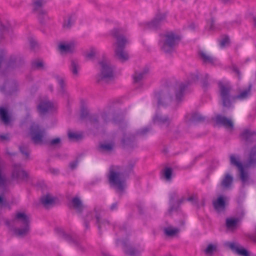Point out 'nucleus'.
I'll list each match as a JSON object with an SVG mask.
<instances>
[{
    "instance_id": "1",
    "label": "nucleus",
    "mask_w": 256,
    "mask_h": 256,
    "mask_svg": "<svg viewBox=\"0 0 256 256\" xmlns=\"http://www.w3.org/2000/svg\"><path fill=\"white\" fill-rule=\"evenodd\" d=\"M218 94L224 107L230 108L232 103L236 100H243L248 98L250 94L252 84H248V88L242 91L238 95L232 96L231 91L232 87L230 82L219 81L218 82Z\"/></svg>"
},
{
    "instance_id": "2",
    "label": "nucleus",
    "mask_w": 256,
    "mask_h": 256,
    "mask_svg": "<svg viewBox=\"0 0 256 256\" xmlns=\"http://www.w3.org/2000/svg\"><path fill=\"white\" fill-rule=\"evenodd\" d=\"M134 166V163L130 162L120 172H115L114 170V166H111L108 175L110 184L119 191H124L126 186L125 179L128 178L130 174L133 172Z\"/></svg>"
},
{
    "instance_id": "3",
    "label": "nucleus",
    "mask_w": 256,
    "mask_h": 256,
    "mask_svg": "<svg viewBox=\"0 0 256 256\" xmlns=\"http://www.w3.org/2000/svg\"><path fill=\"white\" fill-rule=\"evenodd\" d=\"M230 164L238 168L240 180L244 184L246 183L248 180L249 176L248 172L245 170V168L256 165V146L251 148L248 158L244 164L234 154L230 156Z\"/></svg>"
},
{
    "instance_id": "4",
    "label": "nucleus",
    "mask_w": 256,
    "mask_h": 256,
    "mask_svg": "<svg viewBox=\"0 0 256 256\" xmlns=\"http://www.w3.org/2000/svg\"><path fill=\"white\" fill-rule=\"evenodd\" d=\"M111 34L116 40L114 56L122 62L127 61L129 58V56L125 50V48L128 41L126 36L124 30L122 28H114L111 30Z\"/></svg>"
},
{
    "instance_id": "5",
    "label": "nucleus",
    "mask_w": 256,
    "mask_h": 256,
    "mask_svg": "<svg viewBox=\"0 0 256 256\" xmlns=\"http://www.w3.org/2000/svg\"><path fill=\"white\" fill-rule=\"evenodd\" d=\"M178 198L177 193L173 192L170 194L169 200V208L168 212L170 215H171L173 212H176L177 218L175 220L176 223L180 227H184L186 224V216L182 210L180 205L185 200L186 198L182 197L176 202H174L175 198Z\"/></svg>"
},
{
    "instance_id": "6",
    "label": "nucleus",
    "mask_w": 256,
    "mask_h": 256,
    "mask_svg": "<svg viewBox=\"0 0 256 256\" xmlns=\"http://www.w3.org/2000/svg\"><path fill=\"white\" fill-rule=\"evenodd\" d=\"M101 68L100 73L96 77V82L100 84L110 83L114 79V70L110 63L106 60L98 62Z\"/></svg>"
},
{
    "instance_id": "7",
    "label": "nucleus",
    "mask_w": 256,
    "mask_h": 256,
    "mask_svg": "<svg viewBox=\"0 0 256 256\" xmlns=\"http://www.w3.org/2000/svg\"><path fill=\"white\" fill-rule=\"evenodd\" d=\"M164 40L162 42V50L166 54H171L180 42L182 38L172 32H166L164 35Z\"/></svg>"
},
{
    "instance_id": "8",
    "label": "nucleus",
    "mask_w": 256,
    "mask_h": 256,
    "mask_svg": "<svg viewBox=\"0 0 256 256\" xmlns=\"http://www.w3.org/2000/svg\"><path fill=\"white\" fill-rule=\"evenodd\" d=\"M167 13L158 12L150 22L141 24L144 29L158 30L161 28L162 24L166 22Z\"/></svg>"
},
{
    "instance_id": "9",
    "label": "nucleus",
    "mask_w": 256,
    "mask_h": 256,
    "mask_svg": "<svg viewBox=\"0 0 256 256\" xmlns=\"http://www.w3.org/2000/svg\"><path fill=\"white\" fill-rule=\"evenodd\" d=\"M56 231L58 236L70 244H74L82 251L84 250V248L81 246V240L79 236L74 232H66L60 228H56Z\"/></svg>"
},
{
    "instance_id": "10",
    "label": "nucleus",
    "mask_w": 256,
    "mask_h": 256,
    "mask_svg": "<svg viewBox=\"0 0 256 256\" xmlns=\"http://www.w3.org/2000/svg\"><path fill=\"white\" fill-rule=\"evenodd\" d=\"M16 221L20 222L23 225L22 228H17L14 230V234L19 236H26L30 230V221L28 216L24 212H18L15 216Z\"/></svg>"
},
{
    "instance_id": "11",
    "label": "nucleus",
    "mask_w": 256,
    "mask_h": 256,
    "mask_svg": "<svg viewBox=\"0 0 256 256\" xmlns=\"http://www.w3.org/2000/svg\"><path fill=\"white\" fill-rule=\"evenodd\" d=\"M12 179L17 182L27 181L29 178L28 173L24 170L20 163H14L12 165Z\"/></svg>"
},
{
    "instance_id": "12",
    "label": "nucleus",
    "mask_w": 256,
    "mask_h": 256,
    "mask_svg": "<svg viewBox=\"0 0 256 256\" xmlns=\"http://www.w3.org/2000/svg\"><path fill=\"white\" fill-rule=\"evenodd\" d=\"M154 98L157 100L158 107H166L168 106L172 100V95L167 88L155 92Z\"/></svg>"
},
{
    "instance_id": "13",
    "label": "nucleus",
    "mask_w": 256,
    "mask_h": 256,
    "mask_svg": "<svg viewBox=\"0 0 256 256\" xmlns=\"http://www.w3.org/2000/svg\"><path fill=\"white\" fill-rule=\"evenodd\" d=\"M30 134L34 144H42L46 134V130L38 124H32L30 128Z\"/></svg>"
},
{
    "instance_id": "14",
    "label": "nucleus",
    "mask_w": 256,
    "mask_h": 256,
    "mask_svg": "<svg viewBox=\"0 0 256 256\" xmlns=\"http://www.w3.org/2000/svg\"><path fill=\"white\" fill-rule=\"evenodd\" d=\"M136 136L135 134L124 133L121 140L122 147L128 150H133L136 148L138 145L136 141Z\"/></svg>"
},
{
    "instance_id": "15",
    "label": "nucleus",
    "mask_w": 256,
    "mask_h": 256,
    "mask_svg": "<svg viewBox=\"0 0 256 256\" xmlns=\"http://www.w3.org/2000/svg\"><path fill=\"white\" fill-rule=\"evenodd\" d=\"M124 251L129 256H140L144 251V248L140 246H133L129 244V240L126 238L122 241Z\"/></svg>"
},
{
    "instance_id": "16",
    "label": "nucleus",
    "mask_w": 256,
    "mask_h": 256,
    "mask_svg": "<svg viewBox=\"0 0 256 256\" xmlns=\"http://www.w3.org/2000/svg\"><path fill=\"white\" fill-rule=\"evenodd\" d=\"M240 139L247 144L256 142V132L250 128H244L240 134Z\"/></svg>"
},
{
    "instance_id": "17",
    "label": "nucleus",
    "mask_w": 256,
    "mask_h": 256,
    "mask_svg": "<svg viewBox=\"0 0 256 256\" xmlns=\"http://www.w3.org/2000/svg\"><path fill=\"white\" fill-rule=\"evenodd\" d=\"M206 120V117L198 112L187 114L184 116L185 122L188 124L202 123Z\"/></svg>"
},
{
    "instance_id": "18",
    "label": "nucleus",
    "mask_w": 256,
    "mask_h": 256,
    "mask_svg": "<svg viewBox=\"0 0 256 256\" xmlns=\"http://www.w3.org/2000/svg\"><path fill=\"white\" fill-rule=\"evenodd\" d=\"M226 246L228 247L234 253L240 256H250V253L248 250L241 246L238 244L234 242H227Z\"/></svg>"
},
{
    "instance_id": "19",
    "label": "nucleus",
    "mask_w": 256,
    "mask_h": 256,
    "mask_svg": "<svg viewBox=\"0 0 256 256\" xmlns=\"http://www.w3.org/2000/svg\"><path fill=\"white\" fill-rule=\"evenodd\" d=\"M0 120L5 126H8L11 122L12 116L8 108L0 107Z\"/></svg>"
},
{
    "instance_id": "20",
    "label": "nucleus",
    "mask_w": 256,
    "mask_h": 256,
    "mask_svg": "<svg viewBox=\"0 0 256 256\" xmlns=\"http://www.w3.org/2000/svg\"><path fill=\"white\" fill-rule=\"evenodd\" d=\"M54 109V104L49 100L41 101L38 106V110L40 114H44Z\"/></svg>"
},
{
    "instance_id": "21",
    "label": "nucleus",
    "mask_w": 256,
    "mask_h": 256,
    "mask_svg": "<svg viewBox=\"0 0 256 256\" xmlns=\"http://www.w3.org/2000/svg\"><path fill=\"white\" fill-rule=\"evenodd\" d=\"M216 122L218 124L222 125L226 128H229L230 130L234 129V125L232 120L224 116H222L220 114L216 116Z\"/></svg>"
},
{
    "instance_id": "22",
    "label": "nucleus",
    "mask_w": 256,
    "mask_h": 256,
    "mask_svg": "<svg viewBox=\"0 0 256 256\" xmlns=\"http://www.w3.org/2000/svg\"><path fill=\"white\" fill-rule=\"evenodd\" d=\"M189 86L190 82H182L179 85L178 88L176 90V100L178 103L180 102L182 100L184 92Z\"/></svg>"
},
{
    "instance_id": "23",
    "label": "nucleus",
    "mask_w": 256,
    "mask_h": 256,
    "mask_svg": "<svg viewBox=\"0 0 256 256\" xmlns=\"http://www.w3.org/2000/svg\"><path fill=\"white\" fill-rule=\"evenodd\" d=\"M94 211L95 212L96 215V224L98 226V228L99 230V234L100 235L102 234V228L103 226H105L106 225H109L110 222L106 219L102 220L100 216V214L99 211L96 208H94Z\"/></svg>"
},
{
    "instance_id": "24",
    "label": "nucleus",
    "mask_w": 256,
    "mask_h": 256,
    "mask_svg": "<svg viewBox=\"0 0 256 256\" xmlns=\"http://www.w3.org/2000/svg\"><path fill=\"white\" fill-rule=\"evenodd\" d=\"M214 209L218 212L224 211L226 208V198L222 196L218 197L216 200L213 202Z\"/></svg>"
},
{
    "instance_id": "25",
    "label": "nucleus",
    "mask_w": 256,
    "mask_h": 256,
    "mask_svg": "<svg viewBox=\"0 0 256 256\" xmlns=\"http://www.w3.org/2000/svg\"><path fill=\"white\" fill-rule=\"evenodd\" d=\"M12 32V28L10 24L6 22L4 23L0 21V43L4 38V34H8Z\"/></svg>"
},
{
    "instance_id": "26",
    "label": "nucleus",
    "mask_w": 256,
    "mask_h": 256,
    "mask_svg": "<svg viewBox=\"0 0 256 256\" xmlns=\"http://www.w3.org/2000/svg\"><path fill=\"white\" fill-rule=\"evenodd\" d=\"M24 62L23 60L19 57L14 56H12L10 57L7 63V67L14 68L19 67Z\"/></svg>"
},
{
    "instance_id": "27",
    "label": "nucleus",
    "mask_w": 256,
    "mask_h": 256,
    "mask_svg": "<svg viewBox=\"0 0 256 256\" xmlns=\"http://www.w3.org/2000/svg\"><path fill=\"white\" fill-rule=\"evenodd\" d=\"M33 12L36 14L39 22L42 25L45 24L47 20H49L48 12L44 8L34 10Z\"/></svg>"
},
{
    "instance_id": "28",
    "label": "nucleus",
    "mask_w": 256,
    "mask_h": 256,
    "mask_svg": "<svg viewBox=\"0 0 256 256\" xmlns=\"http://www.w3.org/2000/svg\"><path fill=\"white\" fill-rule=\"evenodd\" d=\"M154 122L160 125L165 124L168 126L171 120L168 116H162L160 114H156L153 118Z\"/></svg>"
},
{
    "instance_id": "29",
    "label": "nucleus",
    "mask_w": 256,
    "mask_h": 256,
    "mask_svg": "<svg viewBox=\"0 0 256 256\" xmlns=\"http://www.w3.org/2000/svg\"><path fill=\"white\" fill-rule=\"evenodd\" d=\"M76 43L74 41H71L67 44L60 43L59 46V48L62 52L72 53L76 48Z\"/></svg>"
},
{
    "instance_id": "30",
    "label": "nucleus",
    "mask_w": 256,
    "mask_h": 256,
    "mask_svg": "<svg viewBox=\"0 0 256 256\" xmlns=\"http://www.w3.org/2000/svg\"><path fill=\"white\" fill-rule=\"evenodd\" d=\"M72 207L76 210L79 214H82L84 208V206L82 204V200L78 196L73 198L71 200Z\"/></svg>"
},
{
    "instance_id": "31",
    "label": "nucleus",
    "mask_w": 256,
    "mask_h": 256,
    "mask_svg": "<svg viewBox=\"0 0 256 256\" xmlns=\"http://www.w3.org/2000/svg\"><path fill=\"white\" fill-rule=\"evenodd\" d=\"M148 72L149 68L148 67H144L140 72H136L133 75L134 82H140Z\"/></svg>"
},
{
    "instance_id": "32",
    "label": "nucleus",
    "mask_w": 256,
    "mask_h": 256,
    "mask_svg": "<svg viewBox=\"0 0 256 256\" xmlns=\"http://www.w3.org/2000/svg\"><path fill=\"white\" fill-rule=\"evenodd\" d=\"M233 178L230 174H227L221 182L220 185L224 188H228L230 186L232 183Z\"/></svg>"
},
{
    "instance_id": "33",
    "label": "nucleus",
    "mask_w": 256,
    "mask_h": 256,
    "mask_svg": "<svg viewBox=\"0 0 256 256\" xmlns=\"http://www.w3.org/2000/svg\"><path fill=\"white\" fill-rule=\"evenodd\" d=\"M114 147V144L112 143L100 144L98 149L102 152H110L113 150Z\"/></svg>"
},
{
    "instance_id": "34",
    "label": "nucleus",
    "mask_w": 256,
    "mask_h": 256,
    "mask_svg": "<svg viewBox=\"0 0 256 256\" xmlns=\"http://www.w3.org/2000/svg\"><path fill=\"white\" fill-rule=\"evenodd\" d=\"M70 70L74 76H78V70L80 69L78 62L76 60H72L70 62Z\"/></svg>"
},
{
    "instance_id": "35",
    "label": "nucleus",
    "mask_w": 256,
    "mask_h": 256,
    "mask_svg": "<svg viewBox=\"0 0 256 256\" xmlns=\"http://www.w3.org/2000/svg\"><path fill=\"white\" fill-rule=\"evenodd\" d=\"M199 55L205 63L213 64L216 61V58L206 55L204 52H200Z\"/></svg>"
},
{
    "instance_id": "36",
    "label": "nucleus",
    "mask_w": 256,
    "mask_h": 256,
    "mask_svg": "<svg viewBox=\"0 0 256 256\" xmlns=\"http://www.w3.org/2000/svg\"><path fill=\"white\" fill-rule=\"evenodd\" d=\"M40 202L44 206H46L54 204V199L50 197L49 194H46L41 198Z\"/></svg>"
},
{
    "instance_id": "37",
    "label": "nucleus",
    "mask_w": 256,
    "mask_h": 256,
    "mask_svg": "<svg viewBox=\"0 0 256 256\" xmlns=\"http://www.w3.org/2000/svg\"><path fill=\"white\" fill-rule=\"evenodd\" d=\"M94 219V214L92 212H88L83 217L84 223L86 230L90 228V222Z\"/></svg>"
},
{
    "instance_id": "38",
    "label": "nucleus",
    "mask_w": 256,
    "mask_h": 256,
    "mask_svg": "<svg viewBox=\"0 0 256 256\" xmlns=\"http://www.w3.org/2000/svg\"><path fill=\"white\" fill-rule=\"evenodd\" d=\"M112 121L116 124L120 125L123 124H126L124 122V116L122 114H114Z\"/></svg>"
},
{
    "instance_id": "39",
    "label": "nucleus",
    "mask_w": 256,
    "mask_h": 256,
    "mask_svg": "<svg viewBox=\"0 0 256 256\" xmlns=\"http://www.w3.org/2000/svg\"><path fill=\"white\" fill-rule=\"evenodd\" d=\"M32 69L33 70H42L44 68L43 62L40 60H34L32 62Z\"/></svg>"
},
{
    "instance_id": "40",
    "label": "nucleus",
    "mask_w": 256,
    "mask_h": 256,
    "mask_svg": "<svg viewBox=\"0 0 256 256\" xmlns=\"http://www.w3.org/2000/svg\"><path fill=\"white\" fill-rule=\"evenodd\" d=\"M239 220L238 218H228L226 220V226L228 229L234 228L236 226Z\"/></svg>"
},
{
    "instance_id": "41",
    "label": "nucleus",
    "mask_w": 256,
    "mask_h": 256,
    "mask_svg": "<svg viewBox=\"0 0 256 256\" xmlns=\"http://www.w3.org/2000/svg\"><path fill=\"white\" fill-rule=\"evenodd\" d=\"M68 136L69 140L71 141L78 142L82 138V134L73 132L70 130L68 132Z\"/></svg>"
},
{
    "instance_id": "42",
    "label": "nucleus",
    "mask_w": 256,
    "mask_h": 256,
    "mask_svg": "<svg viewBox=\"0 0 256 256\" xmlns=\"http://www.w3.org/2000/svg\"><path fill=\"white\" fill-rule=\"evenodd\" d=\"M32 1L34 6L33 10L42 8V6L47 2L46 0H32Z\"/></svg>"
},
{
    "instance_id": "43",
    "label": "nucleus",
    "mask_w": 256,
    "mask_h": 256,
    "mask_svg": "<svg viewBox=\"0 0 256 256\" xmlns=\"http://www.w3.org/2000/svg\"><path fill=\"white\" fill-rule=\"evenodd\" d=\"M217 250V246L216 244H210L208 245L206 248L204 250V252L206 254L211 256L214 252Z\"/></svg>"
},
{
    "instance_id": "44",
    "label": "nucleus",
    "mask_w": 256,
    "mask_h": 256,
    "mask_svg": "<svg viewBox=\"0 0 256 256\" xmlns=\"http://www.w3.org/2000/svg\"><path fill=\"white\" fill-rule=\"evenodd\" d=\"M179 232L177 228H172L171 227L166 228L164 229V232L166 236H172L176 235Z\"/></svg>"
},
{
    "instance_id": "45",
    "label": "nucleus",
    "mask_w": 256,
    "mask_h": 256,
    "mask_svg": "<svg viewBox=\"0 0 256 256\" xmlns=\"http://www.w3.org/2000/svg\"><path fill=\"white\" fill-rule=\"evenodd\" d=\"M56 78L57 82L60 86L59 92L60 94H64L66 92V90H65L66 84L64 82V78H60L59 76H56Z\"/></svg>"
},
{
    "instance_id": "46",
    "label": "nucleus",
    "mask_w": 256,
    "mask_h": 256,
    "mask_svg": "<svg viewBox=\"0 0 256 256\" xmlns=\"http://www.w3.org/2000/svg\"><path fill=\"white\" fill-rule=\"evenodd\" d=\"M172 169L170 167H166L163 170V176L166 180H170L172 179Z\"/></svg>"
},
{
    "instance_id": "47",
    "label": "nucleus",
    "mask_w": 256,
    "mask_h": 256,
    "mask_svg": "<svg viewBox=\"0 0 256 256\" xmlns=\"http://www.w3.org/2000/svg\"><path fill=\"white\" fill-rule=\"evenodd\" d=\"M100 116L104 124H107L112 120L110 118V114L108 112H103L101 113Z\"/></svg>"
},
{
    "instance_id": "48",
    "label": "nucleus",
    "mask_w": 256,
    "mask_h": 256,
    "mask_svg": "<svg viewBox=\"0 0 256 256\" xmlns=\"http://www.w3.org/2000/svg\"><path fill=\"white\" fill-rule=\"evenodd\" d=\"M208 78L209 75L208 74H204V78L201 80L202 88L204 92L207 90L210 86V84L208 82Z\"/></svg>"
},
{
    "instance_id": "49",
    "label": "nucleus",
    "mask_w": 256,
    "mask_h": 256,
    "mask_svg": "<svg viewBox=\"0 0 256 256\" xmlns=\"http://www.w3.org/2000/svg\"><path fill=\"white\" fill-rule=\"evenodd\" d=\"M89 120L90 122L94 124L96 128H98L99 120L98 116L96 114H92L89 116Z\"/></svg>"
},
{
    "instance_id": "50",
    "label": "nucleus",
    "mask_w": 256,
    "mask_h": 256,
    "mask_svg": "<svg viewBox=\"0 0 256 256\" xmlns=\"http://www.w3.org/2000/svg\"><path fill=\"white\" fill-rule=\"evenodd\" d=\"M74 20L72 18V16H68L67 20H64L63 27L64 28H70L72 25L74 24Z\"/></svg>"
},
{
    "instance_id": "51",
    "label": "nucleus",
    "mask_w": 256,
    "mask_h": 256,
    "mask_svg": "<svg viewBox=\"0 0 256 256\" xmlns=\"http://www.w3.org/2000/svg\"><path fill=\"white\" fill-rule=\"evenodd\" d=\"M199 79V75L198 72L196 73L190 74L188 77V80L185 83L190 82V85L192 83L196 82L198 81Z\"/></svg>"
},
{
    "instance_id": "52",
    "label": "nucleus",
    "mask_w": 256,
    "mask_h": 256,
    "mask_svg": "<svg viewBox=\"0 0 256 256\" xmlns=\"http://www.w3.org/2000/svg\"><path fill=\"white\" fill-rule=\"evenodd\" d=\"M20 152L23 154L26 158H28L30 156V152L27 146L22 145L18 146Z\"/></svg>"
},
{
    "instance_id": "53",
    "label": "nucleus",
    "mask_w": 256,
    "mask_h": 256,
    "mask_svg": "<svg viewBox=\"0 0 256 256\" xmlns=\"http://www.w3.org/2000/svg\"><path fill=\"white\" fill-rule=\"evenodd\" d=\"M220 45L221 48H224L226 45L230 43V39L228 35L222 36V40L220 41Z\"/></svg>"
},
{
    "instance_id": "54",
    "label": "nucleus",
    "mask_w": 256,
    "mask_h": 256,
    "mask_svg": "<svg viewBox=\"0 0 256 256\" xmlns=\"http://www.w3.org/2000/svg\"><path fill=\"white\" fill-rule=\"evenodd\" d=\"M151 130L150 127H145L138 130L135 134L136 136H144Z\"/></svg>"
},
{
    "instance_id": "55",
    "label": "nucleus",
    "mask_w": 256,
    "mask_h": 256,
    "mask_svg": "<svg viewBox=\"0 0 256 256\" xmlns=\"http://www.w3.org/2000/svg\"><path fill=\"white\" fill-rule=\"evenodd\" d=\"M48 144L52 146L60 148L61 146V139L60 138H54L50 140Z\"/></svg>"
},
{
    "instance_id": "56",
    "label": "nucleus",
    "mask_w": 256,
    "mask_h": 256,
    "mask_svg": "<svg viewBox=\"0 0 256 256\" xmlns=\"http://www.w3.org/2000/svg\"><path fill=\"white\" fill-rule=\"evenodd\" d=\"M138 212L140 214H143L144 213V204L142 201H138L136 204Z\"/></svg>"
},
{
    "instance_id": "57",
    "label": "nucleus",
    "mask_w": 256,
    "mask_h": 256,
    "mask_svg": "<svg viewBox=\"0 0 256 256\" xmlns=\"http://www.w3.org/2000/svg\"><path fill=\"white\" fill-rule=\"evenodd\" d=\"M215 20L214 18L212 17L210 21L207 22L208 26H209V30H217V28L214 25Z\"/></svg>"
},
{
    "instance_id": "58",
    "label": "nucleus",
    "mask_w": 256,
    "mask_h": 256,
    "mask_svg": "<svg viewBox=\"0 0 256 256\" xmlns=\"http://www.w3.org/2000/svg\"><path fill=\"white\" fill-rule=\"evenodd\" d=\"M79 162H80V157H77L74 160L70 162L69 168H70V169L72 170H75L77 168Z\"/></svg>"
},
{
    "instance_id": "59",
    "label": "nucleus",
    "mask_w": 256,
    "mask_h": 256,
    "mask_svg": "<svg viewBox=\"0 0 256 256\" xmlns=\"http://www.w3.org/2000/svg\"><path fill=\"white\" fill-rule=\"evenodd\" d=\"M235 24L237 25H240V20H236L230 22H224V26L226 28L228 29L230 28L231 26H232Z\"/></svg>"
},
{
    "instance_id": "60",
    "label": "nucleus",
    "mask_w": 256,
    "mask_h": 256,
    "mask_svg": "<svg viewBox=\"0 0 256 256\" xmlns=\"http://www.w3.org/2000/svg\"><path fill=\"white\" fill-rule=\"evenodd\" d=\"M88 116V110L84 106H82L80 110V118L82 119H84L87 118Z\"/></svg>"
},
{
    "instance_id": "61",
    "label": "nucleus",
    "mask_w": 256,
    "mask_h": 256,
    "mask_svg": "<svg viewBox=\"0 0 256 256\" xmlns=\"http://www.w3.org/2000/svg\"><path fill=\"white\" fill-rule=\"evenodd\" d=\"M10 134L6 133L5 134H0V141L2 142L10 141Z\"/></svg>"
},
{
    "instance_id": "62",
    "label": "nucleus",
    "mask_w": 256,
    "mask_h": 256,
    "mask_svg": "<svg viewBox=\"0 0 256 256\" xmlns=\"http://www.w3.org/2000/svg\"><path fill=\"white\" fill-rule=\"evenodd\" d=\"M95 54V50L94 48H90V52L86 54V57L88 59H92L94 58Z\"/></svg>"
},
{
    "instance_id": "63",
    "label": "nucleus",
    "mask_w": 256,
    "mask_h": 256,
    "mask_svg": "<svg viewBox=\"0 0 256 256\" xmlns=\"http://www.w3.org/2000/svg\"><path fill=\"white\" fill-rule=\"evenodd\" d=\"M232 70L237 75L238 78L240 80L241 78V72L238 68L236 65H232Z\"/></svg>"
},
{
    "instance_id": "64",
    "label": "nucleus",
    "mask_w": 256,
    "mask_h": 256,
    "mask_svg": "<svg viewBox=\"0 0 256 256\" xmlns=\"http://www.w3.org/2000/svg\"><path fill=\"white\" fill-rule=\"evenodd\" d=\"M186 200L191 202L193 204L196 205L198 204V198L194 196L188 197Z\"/></svg>"
}]
</instances>
